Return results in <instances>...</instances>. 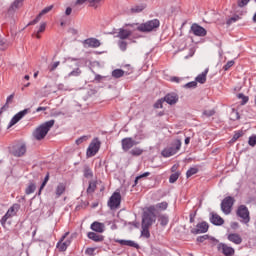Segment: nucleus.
<instances>
[{"instance_id": "nucleus-35", "label": "nucleus", "mask_w": 256, "mask_h": 256, "mask_svg": "<svg viewBox=\"0 0 256 256\" xmlns=\"http://www.w3.org/2000/svg\"><path fill=\"white\" fill-rule=\"evenodd\" d=\"M95 189H97V181H90L89 186L86 190L87 193L88 194L95 193Z\"/></svg>"}, {"instance_id": "nucleus-1", "label": "nucleus", "mask_w": 256, "mask_h": 256, "mask_svg": "<svg viewBox=\"0 0 256 256\" xmlns=\"http://www.w3.org/2000/svg\"><path fill=\"white\" fill-rule=\"evenodd\" d=\"M55 125V120H49L44 123H42L39 127H37L33 133L32 137L36 141H43L45 137H47V133L51 131V128Z\"/></svg>"}, {"instance_id": "nucleus-10", "label": "nucleus", "mask_w": 256, "mask_h": 256, "mask_svg": "<svg viewBox=\"0 0 256 256\" xmlns=\"http://www.w3.org/2000/svg\"><path fill=\"white\" fill-rule=\"evenodd\" d=\"M122 150L127 153L130 149H133L135 145H139V142L135 141L132 137H126L121 140Z\"/></svg>"}, {"instance_id": "nucleus-20", "label": "nucleus", "mask_w": 256, "mask_h": 256, "mask_svg": "<svg viewBox=\"0 0 256 256\" xmlns=\"http://www.w3.org/2000/svg\"><path fill=\"white\" fill-rule=\"evenodd\" d=\"M53 10V5L47 6L46 8H44L37 16L34 20H32L31 22H29L28 25H37L38 21H41V17L42 15H47V13H49L50 11Z\"/></svg>"}, {"instance_id": "nucleus-62", "label": "nucleus", "mask_w": 256, "mask_h": 256, "mask_svg": "<svg viewBox=\"0 0 256 256\" xmlns=\"http://www.w3.org/2000/svg\"><path fill=\"white\" fill-rule=\"evenodd\" d=\"M73 12V9L71 7H67L65 11V15L69 16Z\"/></svg>"}, {"instance_id": "nucleus-8", "label": "nucleus", "mask_w": 256, "mask_h": 256, "mask_svg": "<svg viewBox=\"0 0 256 256\" xmlns=\"http://www.w3.org/2000/svg\"><path fill=\"white\" fill-rule=\"evenodd\" d=\"M121 206V193L114 192L108 201V207L110 209H119Z\"/></svg>"}, {"instance_id": "nucleus-3", "label": "nucleus", "mask_w": 256, "mask_h": 256, "mask_svg": "<svg viewBox=\"0 0 256 256\" xmlns=\"http://www.w3.org/2000/svg\"><path fill=\"white\" fill-rule=\"evenodd\" d=\"M155 207L151 206L147 212L143 213L141 227H151L155 223Z\"/></svg>"}, {"instance_id": "nucleus-57", "label": "nucleus", "mask_w": 256, "mask_h": 256, "mask_svg": "<svg viewBox=\"0 0 256 256\" xmlns=\"http://www.w3.org/2000/svg\"><path fill=\"white\" fill-rule=\"evenodd\" d=\"M189 217H190V223H195V217H197V211L191 212Z\"/></svg>"}, {"instance_id": "nucleus-6", "label": "nucleus", "mask_w": 256, "mask_h": 256, "mask_svg": "<svg viewBox=\"0 0 256 256\" xmlns=\"http://www.w3.org/2000/svg\"><path fill=\"white\" fill-rule=\"evenodd\" d=\"M233 205H235V198L231 196L225 197L221 202V211H223L225 215H229L231 209H233Z\"/></svg>"}, {"instance_id": "nucleus-11", "label": "nucleus", "mask_w": 256, "mask_h": 256, "mask_svg": "<svg viewBox=\"0 0 256 256\" xmlns=\"http://www.w3.org/2000/svg\"><path fill=\"white\" fill-rule=\"evenodd\" d=\"M65 61H71L72 63L69 65L70 69H73V67H76V69L72 70L69 74L68 77H79L81 75V69H79V63L75 62L77 61L76 58H67Z\"/></svg>"}, {"instance_id": "nucleus-4", "label": "nucleus", "mask_w": 256, "mask_h": 256, "mask_svg": "<svg viewBox=\"0 0 256 256\" xmlns=\"http://www.w3.org/2000/svg\"><path fill=\"white\" fill-rule=\"evenodd\" d=\"M180 149H181V140L176 139L171 143L170 146L162 150V156L173 157V155H176Z\"/></svg>"}, {"instance_id": "nucleus-32", "label": "nucleus", "mask_w": 256, "mask_h": 256, "mask_svg": "<svg viewBox=\"0 0 256 256\" xmlns=\"http://www.w3.org/2000/svg\"><path fill=\"white\" fill-rule=\"evenodd\" d=\"M23 1L24 0H15L12 4H11V6H10V8H9V10L8 11H15L16 9H19V7L21 6V5H23Z\"/></svg>"}, {"instance_id": "nucleus-26", "label": "nucleus", "mask_w": 256, "mask_h": 256, "mask_svg": "<svg viewBox=\"0 0 256 256\" xmlns=\"http://www.w3.org/2000/svg\"><path fill=\"white\" fill-rule=\"evenodd\" d=\"M87 237L88 239H91V241H95V243H101L105 239L103 235L95 232H88Z\"/></svg>"}, {"instance_id": "nucleus-18", "label": "nucleus", "mask_w": 256, "mask_h": 256, "mask_svg": "<svg viewBox=\"0 0 256 256\" xmlns=\"http://www.w3.org/2000/svg\"><path fill=\"white\" fill-rule=\"evenodd\" d=\"M30 109L26 108L20 112H18L16 115L13 116V118L11 119L9 126L8 127H13V125H17V123H19V121H21L22 118H24L27 113H29Z\"/></svg>"}, {"instance_id": "nucleus-47", "label": "nucleus", "mask_w": 256, "mask_h": 256, "mask_svg": "<svg viewBox=\"0 0 256 256\" xmlns=\"http://www.w3.org/2000/svg\"><path fill=\"white\" fill-rule=\"evenodd\" d=\"M118 45L121 51H127V43L125 42V40L118 41Z\"/></svg>"}, {"instance_id": "nucleus-45", "label": "nucleus", "mask_w": 256, "mask_h": 256, "mask_svg": "<svg viewBox=\"0 0 256 256\" xmlns=\"http://www.w3.org/2000/svg\"><path fill=\"white\" fill-rule=\"evenodd\" d=\"M163 103H165V100L163 98L159 99L155 102L154 109H163Z\"/></svg>"}, {"instance_id": "nucleus-54", "label": "nucleus", "mask_w": 256, "mask_h": 256, "mask_svg": "<svg viewBox=\"0 0 256 256\" xmlns=\"http://www.w3.org/2000/svg\"><path fill=\"white\" fill-rule=\"evenodd\" d=\"M141 11H143V7H141V6H135V7L131 8L132 13H141Z\"/></svg>"}, {"instance_id": "nucleus-40", "label": "nucleus", "mask_w": 256, "mask_h": 256, "mask_svg": "<svg viewBox=\"0 0 256 256\" xmlns=\"http://www.w3.org/2000/svg\"><path fill=\"white\" fill-rule=\"evenodd\" d=\"M59 65H61V62L60 61H56V62H53L51 63L49 66H48V71L50 73H53V71H55L57 69V67H59Z\"/></svg>"}, {"instance_id": "nucleus-22", "label": "nucleus", "mask_w": 256, "mask_h": 256, "mask_svg": "<svg viewBox=\"0 0 256 256\" xmlns=\"http://www.w3.org/2000/svg\"><path fill=\"white\" fill-rule=\"evenodd\" d=\"M163 99L168 105H175L179 101V96L176 93H169Z\"/></svg>"}, {"instance_id": "nucleus-39", "label": "nucleus", "mask_w": 256, "mask_h": 256, "mask_svg": "<svg viewBox=\"0 0 256 256\" xmlns=\"http://www.w3.org/2000/svg\"><path fill=\"white\" fill-rule=\"evenodd\" d=\"M180 176H181V172H175V173L171 174L169 177V183L177 182V179H179Z\"/></svg>"}, {"instance_id": "nucleus-27", "label": "nucleus", "mask_w": 256, "mask_h": 256, "mask_svg": "<svg viewBox=\"0 0 256 256\" xmlns=\"http://www.w3.org/2000/svg\"><path fill=\"white\" fill-rule=\"evenodd\" d=\"M207 73H209V68H206L201 74H199L195 78L196 83H201V85L207 83Z\"/></svg>"}, {"instance_id": "nucleus-29", "label": "nucleus", "mask_w": 256, "mask_h": 256, "mask_svg": "<svg viewBox=\"0 0 256 256\" xmlns=\"http://www.w3.org/2000/svg\"><path fill=\"white\" fill-rule=\"evenodd\" d=\"M158 221L161 227H167V225H169V216L166 214H161L158 216Z\"/></svg>"}, {"instance_id": "nucleus-33", "label": "nucleus", "mask_w": 256, "mask_h": 256, "mask_svg": "<svg viewBox=\"0 0 256 256\" xmlns=\"http://www.w3.org/2000/svg\"><path fill=\"white\" fill-rule=\"evenodd\" d=\"M129 154L132 155V157H139L143 155V149L135 147L129 152Z\"/></svg>"}, {"instance_id": "nucleus-34", "label": "nucleus", "mask_w": 256, "mask_h": 256, "mask_svg": "<svg viewBox=\"0 0 256 256\" xmlns=\"http://www.w3.org/2000/svg\"><path fill=\"white\" fill-rule=\"evenodd\" d=\"M123 75H125V71L121 69H115L112 71V77H114V79H121Z\"/></svg>"}, {"instance_id": "nucleus-59", "label": "nucleus", "mask_w": 256, "mask_h": 256, "mask_svg": "<svg viewBox=\"0 0 256 256\" xmlns=\"http://www.w3.org/2000/svg\"><path fill=\"white\" fill-rule=\"evenodd\" d=\"M139 23H126L124 24V27H131L132 29H135V27H139Z\"/></svg>"}, {"instance_id": "nucleus-46", "label": "nucleus", "mask_w": 256, "mask_h": 256, "mask_svg": "<svg viewBox=\"0 0 256 256\" xmlns=\"http://www.w3.org/2000/svg\"><path fill=\"white\" fill-rule=\"evenodd\" d=\"M186 89H195L197 87V81L188 82L184 85Z\"/></svg>"}, {"instance_id": "nucleus-17", "label": "nucleus", "mask_w": 256, "mask_h": 256, "mask_svg": "<svg viewBox=\"0 0 256 256\" xmlns=\"http://www.w3.org/2000/svg\"><path fill=\"white\" fill-rule=\"evenodd\" d=\"M30 109L26 108L20 112H18L16 115L13 116V118L11 119L9 126L8 127H13V125H17V123H19V121H21L22 118H24L27 113H29Z\"/></svg>"}, {"instance_id": "nucleus-14", "label": "nucleus", "mask_w": 256, "mask_h": 256, "mask_svg": "<svg viewBox=\"0 0 256 256\" xmlns=\"http://www.w3.org/2000/svg\"><path fill=\"white\" fill-rule=\"evenodd\" d=\"M69 237V232H66L58 241L56 247L60 252L67 251V247L71 245V240H66Z\"/></svg>"}, {"instance_id": "nucleus-55", "label": "nucleus", "mask_w": 256, "mask_h": 256, "mask_svg": "<svg viewBox=\"0 0 256 256\" xmlns=\"http://www.w3.org/2000/svg\"><path fill=\"white\" fill-rule=\"evenodd\" d=\"M236 21H239V16H233L230 19H228L227 25H231V23H235Z\"/></svg>"}, {"instance_id": "nucleus-43", "label": "nucleus", "mask_w": 256, "mask_h": 256, "mask_svg": "<svg viewBox=\"0 0 256 256\" xmlns=\"http://www.w3.org/2000/svg\"><path fill=\"white\" fill-rule=\"evenodd\" d=\"M238 99H242L241 105H247L249 102V97L243 95V93H240L237 95Z\"/></svg>"}, {"instance_id": "nucleus-58", "label": "nucleus", "mask_w": 256, "mask_h": 256, "mask_svg": "<svg viewBox=\"0 0 256 256\" xmlns=\"http://www.w3.org/2000/svg\"><path fill=\"white\" fill-rule=\"evenodd\" d=\"M46 27H47L46 23L40 24L39 29L37 30V33H43L45 31Z\"/></svg>"}, {"instance_id": "nucleus-60", "label": "nucleus", "mask_w": 256, "mask_h": 256, "mask_svg": "<svg viewBox=\"0 0 256 256\" xmlns=\"http://www.w3.org/2000/svg\"><path fill=\"white\" fill-rule=\"evenodd\" d=\"M170 81L172 83H180L181 82V78L177 77V76H173L170 78Z\"/></svg>"}, {"instance_id": "nucleus-12", "label": "nucleus", "mask_w": 256, "mask_h": 256, "mask_svg": "<svg viewBox=\"0 0 256 256\" xmlns=\"http://www.w3.org/2000/svg\"><path fill=\"white\" fill-rule=\"evenodd\" d=\"M190 33H193L195 37H205L207 30L197 23H193L190 27Z\"/></svg>"}, {"instance_id": "nucleus-2", "label": "nucleus", "mask_w": 256, "mask_h": 256, "mask_svg": "<svg viewBox=\"0 0 256 256\" xmlns=\"http://www.w3.org/2000/svg\"><path fill=\"white\" fill-rule=\"evenodd\" d=\"M160 25L161 22L159 19H153L138 25V27H136V31H140V33H151V31L159 29Z\"/></svg>"}, {"instance_id": "nucleus-64", "label": "nucleus", "mask_w": 256, "mask_h": 256, "mask_svg": "<svg viewBox=\"0 0 256 256\" xmlns=\"http://www.w3.org/2000/svg\"><path fill=\"white\" fill-rule=\"evenodd\" d=\"M7 109H9V103H5V105L3 106V107H1V111L3 112V111H7Z\"/></svg>"}, {"instance_id": "nucleus-48", "label": "nucleus", "mask_w": 256, "mask_h": 256, "mask_svg": "<svg viewBox=\"0 0 256 256\" xmlns=\"http://www.w3.org/2000/svg\"><path fill=\"white\" fill-rule=\"evenodd\" d=\"M233 65H235V61L230 60L226 63V65H224L223 69L224 71H229V69H231V67H233Z\"/></svg>"}, {"instance_id": "nucleus-61", "label": "nucleus", "mask_w": 256, "mask_h": 256, "mask_svg": "<svg viewBox=\"0 0 256 256\" xmlns=\"http://www.w3.org/2000/svg\"><path fill=\"white\" fill-rule=\"evenodd\" d=\"M151 175V172H145L142 175L137 176V179H143V177H149Z\"/></svg>"}, {"instance_id": "nucleus-5", "label": "nucleus", "mask_w": 256, "mask_h": 256, "mask_svg": "<svg viewBox=\"0 0 256 256\" xmlns=\"http://www.w3.org/2000/svg\"><path fill=\"white\" fill-rule=\"evenodd\" d=\"M20 209H21L20 204H17V203L13 204L0 220L2 227H5V223H7V219H11V217H15V215H17Z\"/></svg>"}, {"instance_id": "nucleus-7", "label": "nucleus", "mask_w": 256, "mask_h": 256, "mask_svg": "<svg viewBox=\"0 0 256 256\" xmlns=\"http://www.w3.org/2000/svg\"><path fill=\"white\" fill-rule=\"evenodd\" d=\"M236 215L242 219L243 223L247 224L251 221V216L249 215V208L245 205H240L237 209Z\"/></svg>"}, {"instance_id": "nucleus-42", "label": "nucleus", "mask_w": 256, "mask_h": 256, "mask_svg": "<svg viewBox=\"0 0 256 256\" xmlns=\"http://www.w3.org/2000/svg\"><path fill=\"white\" fill-rule=\"evenodd\" d=\"M49 181V173L46 174L44 181L42 182L38 195H41V191H43V189H45V185H47V182Z\"/></svg>"}, {"instance_id": "nucleus-21", "label": "nucleus", "mask_w": 256, "mask_h": 256, "mask_svg": "<svg viewBox=\"0 0 256 256\" xmlns=\"http://www.w3.org/2000/svg\"><path fill=\"white\" fill-rule=\"evenodd\" d=\"M133 35V32L131 30H127L125 28H120L118 30L117 37L118 39H121L122 41H125V39H129Z\"/></svg>"}, {"instance_id": "nucleus-38", "label": "nucleus", "mask_w": 256, "mask_h": 256, "mask_svg": "<svg viewBox=\"0 0 256 256\" xmlns=\"http://www.w3.org/2000/svg\"><path fill=\"white\" fill-rule=\"evenodd\" d=\"M35 189H37V186H35V183L31 182L25 190L26 195H31V193H35Z\"/></svg>"}, {"instance_id": "nucleus-52", "label": "nucleus", "mask_w": 256, "mask_h": 256, "mask_svg": "<svg viewBox=\"0 0 256 256\" xmlns=\"http://www.w3.org/2000/svg\"><path fill=\"white\" fill-rule=\"evenodd\" d=\"M203 115H205V117H213V115H215V110H204Z\"/></svg>"}, {"instance_id": "nucleus-36", "label": "nucleus", "mask_w": 256, "mask_h": 256, "mask_svg": "<svg viewBox=\"0 0 256 256\" xmlns=\"http://www.w3.org/2000/svg\"><path fill=\"white\" fill-rule=\"evenodd\" d=\"M149 226H142L141 236L145 237V239H149L151 237V232H149Z\"/></svg>"}, {"instance_id": "nucleus-41", "label": "nucleus", "mask_w": 256, "mask_h": 256, "mask_svg": "<svg viewBox=\"0 0 256 256\" xmlns=\"http://www.w3.org/2000/svg\"><path fill=\"white\" fill-rule=\"evenodd\" d=\"M167 207H169V203L165 201L156 204V209H160V211H166Z\"/></svg>"}, {"instance_id": "nucleus-31", "label": "nucleus", "mask_w": 256, "mask_h": 256, "mask_svg": "<svg viewBox=\"0 0 256 256\" xmlns=\"http://www.w3.org/2000/svg\"><path fill=\"white\" fill-rule=\"evenodd\" d=\"M66 189H67V187L65 186L64 183H59L56 187V196L61 197V195H63V193H65Z\"/></svg>"}, {"instance_id": "nucleus-37", "label": "nucleus", "mask_w": 256, "mask_h": 256, "mask_svg": "<svg viewBox=\"0 0 256 256\" xmlns=\"http://www.w3.org/2000/svg\"><path fill=\"white\" fill-rule=\"evenodd\" d=\"M197 173H199V168L192 167L187 170L186 177H187V179H189V177H193V175H197Z\"/></svg>"}, {"instance_id": "nucleus-24", "label": "nucleus", "mask_w": 256, "mask_h": 256, "mask_svg": "<svg viewBox=\"0 0 256 256\" xmlns=\"http://www.w3.org/2000/svg\"><path fill=\"white\" fill-rule=\"evenodd\" d=\"M84 45L95 49L97 47H101V42L97 38H88L84 40Z\"/></svg>"}, {"instance_id": "nucleus-53", "label": "nucleus", "mask_w": 256, "mask_h": 256, "mask_svg": "<svg viewBox=\"0 0 256 256\" xmlns=\"http://www.w3.org/2000/svg\"><path fill=\"white\" fill-rule=\"evenodd\" d=\"M250 147H255L256 146V136H251L249 138V141H248Z\"/></svg>"}, {"instance_id": "nucleus-15", "label": "nucleus", "mask_w": 256, "mask_h": 256, "mask_svg": "<svg viewBox=\"0 0 256 256\" xmlns=\"http://www.w3.org/2000/svg\"><path fill=\"white\" fill-rule=\"evenodd\" d=\"M209 231V224L207 222H200L196 225V228H192L190 233L192 235H200L201 233H207Z\"/></svg>"}, {"instance_id": "nucleus-9", "label": "nucleus", "mask_w": 256, "mask_h": 256, "mask_svg": "<svg viewBox=\"0 0 256 256\" xmlns=\"http://www.w3.org/2000/svg\"><path fill=\"white\" fill-rule=\"evenodd\" d=\"M99 149H101V142L99 140L92 141L87 149L86 156L95 157L99 153Z\"/></svg>"}, {"instance_id": "nucleus-23", "label": "nucleus", "mask_w": 256, "mask_h": 256, "mask_svg": "<svg viewBox=\"0 0 256 256\" xmlns=\"http://www.w3.org/2000/svg\"><path fill=\"white\" fill-rule=\"evenodd\" d=\"M228 241H231V243H234L235 245H241L243 243V238H241V235L237 233H231L227 237Z\"/></svg>"}, {"instance_id": "nucleus-49", "label": "nucleus", "mask_w": 256, "mask_h": 256, "mask_svg": "<svg viewBox=\"0 0 256 256\" xmlns=\"http://www.w3.org/2000/svg\"><path fill=\"white\" fill-rule=\"evenodd\" d=\"M207 239H209V235H202V236H198L196 241L198 243H205V241H207Z\"/></svg>"}, {"instance_id": "nucleus-13", "label": "nucleus", "mask_w": 256, "mask_h": 256, "mask_svg": "<svg viewBox=\"0 0 256 256\" xmlns=\"http://www.w3.org/2000/svg\"><path fill=\"white\" fill-rule=\"evenodd\" d=\"M11 153L14 157H23L27 153V145L16 144L12 147Z\"/></svg>"}, {"instance_id": "nucleus-30", "label": "nucleus", "mask_w": 256, "mask_h": 256, "mask_svg": "<svg viewBox=\"0 0 256 256\" xmlns=\"http://www.w3.org/2000/svg\"><path fill=\"white\" fill-rule=\"evenodd\" d=\"M83 174L85 179H92L93 170H91V167H89V165H84Z\"/></svg>"}, {"instance_id": "nucleus-19", "label": "nucleus", "mask_w": 256, "mask_h": 256, "mask_svg": "<svg viewBox=\"0 0 256 256\" xmlns=\"http://www.w3.org/2000/svg\"><path fill=\"white\" fill-rule=\"evenodd\" d=\"M210 215V223H212V225L221 226L225 223V220H223L219 214L211 212Z\"/></svg>"}, {"instance_id": "nucleus-50", "label": "nucleus", "mask_w": 256, "mask_h": 256, "mask_svg": "<svg viewBox=\"0 0 256 256\" xmlns=\"http://www.w3.org/2000/svg\"><path fill=\"white\" fill-rule=\"evenodd\" d=\"M249 1H251V0H237V5H238V7L243 8L249 4Z\"/></svg>"}, {"instance_id": "nucleus-44", "label": "nucleus", "mask_w": 256, "mask_h": 256, "mask_svg": "<svg viewBox=\"0 0 256 256\" xmlns=\"http://www.w3.org/2000/svg\"><path fill=\"white\" fill-rule=\"evenodd\" d=\"M240 137H243V131L235 132V134L233 135V137L231 139L232 143H235V141L240 139Z\"/></svg>"}, {"instance_id": "nucleus-28", "label": "nucleus", "mask_w": 256, "mask_h": 256, "mask_svg": "<svg viewBox=\"0 0 256 256\" xmlns=\"http://www.w3.org/2000/svg\"><path fill=\"white\" fill-rule=\"evenodd\" d=\"M92 231H95L96 233H103L105 231V224L100 222H93L91 224Z\"/></svg>"}, {"instance_id": "nucleus-16", "label": "nucleus", "mask_w": 256, "mask_h": 256, "mask_svg": "<svg viewBox=\"0 0 256 256\" xmlns=\"http://www.w3.org/2000/svg\"><path fill=\"white\" fill-rule=\"evenodd\" d=\"M217 249H218V251L221 252L222 255H225V256L235 255V248L230 247L229 245H227L225 243H219L217 245Z\"/></svg>"}, {"instance_id": "nucleus-63", "label": "nucleus", "mask_w": 256, "mask_h": 256, "mask_svg": "<svg viewBox=\"0 0 256 256\" xmlns=\"http://www.w3.org/2000/svg\"><path fill=\"white\" fill-rule=\"evenodd\" d=\"M14 97H15V94H11L10 96L7 97L6 102L11 103V101H13Z\"/></svg>"}, {"instance_id": "nucleus-25", "label": "nucleus", "mask_w": 256, "mask_h": 256, "mask_svg": "<svg viewBox=\"0 0 256 256\" xmlns=\"http://www.w3.org/2000/svg\"><path fill=\"white\" fill-rule=\"evenodd\" d=\"M115 243H119V245L126 246V247H134L135 249H139V244L133 242V240H115Z\"/></svg>"}, {"instance_id": "nucleus-51", "label": "nucleus", "mask_w": 256, "mask_h": 256, "mask_svg": "<svg viewBox=\"0 0 256 256\" xmlns=\"http://www.w3.org/2000/svg\"><path fill=\"white\" fill-rule=\"evenodd\" d=\"M87 139H89L88 136H82V137L78 138L76 140V145H81L82 143H85V141H87Z\"/></svg>"}, {"instance_id": "nucleus-56", "label": "nucleus", "mask_w": 256, "mask_h": 256, "mask_svg": "<svg viewBox=\"0 0 256 256\" xmlns=\"http://www.w3.org/2000/svg\"><path fill=\"white\" fill-rule=\"evenodd\" d=\"M86 255L94 256L95 255V248H87L85 250Z\"/></svg>"}]
</instances>
